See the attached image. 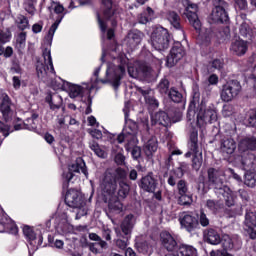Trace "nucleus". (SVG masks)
<instances>
[{"label":"nucleus","mask_w":256,"mask_h":256,"mask_svg":"<svg viewBox=\"0 0 256 256\" xmlns=\"http://www.w3.org/2000/svg\"><path fill=\"white\" fill-rule=\"evenodd\" d=\"M189 151L193 153V155H199V144H198V133L197 131H193L190 135V142L188 143Z\"/></svg>","instance_id":"e433bc0d"},{"label":"nucleus","mask_w":256,"mask_h":256,"mask_svg":"<svg viewBox=\"0 0 256 256\" xmlns=\"http://www.w3.org/2000/svg\"><path fill=\"white\" fill-rule=\"evenodd\" d=\"M128 74L133 79H144V81H151L156 75L155 71L145 62H135L133 66L128 65Z\"/></svg>","instance_id":"1a4fd4ad"},{"label":"nucleus","mask_w":256,"mask_h":256,"mask_svg":"<svg viewBox=\"0 0 256 256\" xmlns=\"http://www.w3.org/2000/svg\"><path fill=\"white\" fill-rule=\"evenodd\" d=\"M217 121V110L213 106L207 107L205 110L200 109L197 115V125L198 127H203L207 123H215Z\"/></svg>","instance_id":"2eb2a0df"},{"label":"nucleus","mask_w":256,"mask_h":256,"mask_svg":"<svg viewBox=\"0 0 256 256\" xmlns=\"http://www.w3.org/2000/svg\"><path fill=\"white\" fill-rule=\"evenodd\" d=\"M130 107L131 104L126 102L123 108L125 125L122 133L117 137V143H123L124 141H127V143H133V145H137V133H139V125H137L135 121L129 118Z\"/></svg>","instance_id":"39448f33"},{"label":"nucleus","mask_w":256,"mask_h":256,"mask_svg":"<svg viewBox=\"0 0 256 256\" xmlns=\"http://www.w3.org/2000/svg\"><path fill=\"white\" fill-rule=\"evenodd\" d=\"M157 138L149 139L143 146V151L146 156L153 157V154L157 151Z\"/></svg>","instance_id":"c9c22d12"},{"label":"nucleus","mask_w":256,"mask_h":256,"mask_svg":"<svg viewBox=\"0 0 256 256\" xmlns=\"http://www.w3.org/2000/svg\"><path fill=\"white\" fill-rule=\"evenodd\" d=\"M44 62L38 60L36 63V73L38 79L47 82V71L55 74V67H53V58L51 57V42L48 41V47L43 48L42 51Z\"/></svg>","instance_id":"423d86ee"},{"label":"nucleus","mask_w":256,"mask_h":256,"mask_svg":"<svg viewBox=\"0 0 256 256\" xmlns=\"http://www.w3.org/2000/svg\"><path fill=\"white\" fill-rule=\"evenodd\" d=\"M256 138L244 137L238 143V151L240 153H246L247 156H242V167L244 171H256V156L249 153V151H255Z\"/></svg>","instance_id":"20e7f679"},{"label":"nucleus","mask_w":256,"mask_h":256,"mask_svg":"<svg viewBox=\"0 0 256 256\" xmlns=\"http://www.w3.org/2000/svg\"><path fill=\"white\" fill-rule=\"evenodd\" d=\"M182 5L185 7L184 17H187L189 23L196 31H201V20H199L197 15V4L190 3L189 0H182Z\"/></svg>","instance_id":"ddd939ff"},{"label":"nucleus","mask_w":256,"mask_h":256,"mask_svg":"<svg viewBox=\"0 0 256 256\" xmlns=\"http://www.w3.org/2000/svg\"><path fill=\"white\" fill-rule=\"evenodd\" d=\"M213 187L214 191L219 199H224L227 207H233L235 205V195L229 186L223 185V172L214 168L208 169V182H204L203 178H200L198 184L199 191L207 193L209 188Z\"/></svg>","instance_id":"7ed1b4c3"},{"label":"nucleus","mask_w":256,"mask_h":256,"mask_svg":"<svg viewBox=\"0 0 256 256\" xmlns=\"http://www.w3.org/2000/svg\"><path fill=\"white\" fill-rule=\"evenodd\" d=\"M178 201L180 205H191V203H193V198L191 197V195L185 193L180 194Z\"/></svg>","instance_id":"052dcab7"},{"label":"nucleus","mask_w":256,"mask_h":256,"mask_svg":"<svg viewBox=\"0 0 256 256\" xmlns=\"http://www.w3.org/2000/svg\"><path fill=\"white\" fill-rule=\"evenodd\" d=\"M201 165H203V153L195 154L192 160V167L195 171H199L201 169Z\"/></svg>","instance_id":"864d4df0"},{"label":"nucleus","mask_w":256,"mask_h":256,"mask_svg":"<svg viewBox=\"0 0 256 256\" xmlns=\"http://www.w3.org/2000/svg\"><path fill=\"white\" fill-rule=\"evenodd\" d=\"M168 97L173 101L174 103H181L183 101V94L177 91L174 87L170 88V91L168 92Z\"/></svg>","instance_id":"49530a36"},{"label":"nucleus","mask_w":256,"mask_h":256,"mask_svg":"<svg viewBox=\"0 0 256 256\" xmlns=\"http://www.w3.org/2000/svg\"><path fill=\"white\" fill-rule=\"evenodd\" d=\"M221 152L226 155H233L235 153V149H237V145L235 144V140L228 138L221 143Z\"/></svg>","instance_id":"72a5a7b5"},{"label":"nucleus","mask_w":256,"mask_h":256,"mask_svg":"<svg viewBox=\"0 0 256 256\" xmlns=\"http://www.w3.org/2000/svg\"><path fill=\"white\" fill-rule=\"evenodd\" d=\"M23 233L27 241H29V245H28L29 256H32L33 253L37 251V245L33 243V241L37 239V233H35V230H33V227H30V226H24Z\"/></svg>","instance_id":"5701e85b"},{"label":"nucleus","mask_w":256,"mask_h":256,"mask_svg":"<svg viewBox=\"0 0 256 256\" xmlns=\"http://www.w3.org/2000/svg\"><path fill=\"white\" fill-rule=\"evenodd\" d=\"M253 31L251 30V27H249V24L247 22H243L240 26V35L242 37H251Z\"/></svg>","instance_id":"4d7b16f0"},{"label":"nucleus","mask_w":256,"mask_h":256,"mask_svg":"<svg viewBox=\"0 0 256 256\" xmlns=\"http://www.w3.org/2000/svg\"><path fill=\"white\" fill-rule=\"evenodd\" d=\"M90 149L95 153V155H97V157H100L101 159H105V157H107V152L101 149L97 142L90 143Z\"/></svg>","instance_id":"de8ad7c7"},{"label":"nucleus","mask_w":256,"mask_h":256,"mask_svg":"<svg viewBox=\"0 0 256 256\" xmlns=\"http://www.w3.org/2000/svg\"><path fill=\"white\" fill-rule=\"evenodd\" d=\"M93 0H77L80 7L83 5H91ZM102 14L104 19H111L113 17V0H102Z\"/></svg>","instance_id":"412c9836"},{"label":"nucleus","mask_w":256,"mask_h":256,"mask_svg":"<svg viewBox=\"0 0 256 256\" xmlns=\"http://www.w3.org/2000/svg\"><path fill=\"white\" fill-rule=\"evenodd\" d=\"M222 115L223 117H231V115H233V105L231 104L224 105L222 109Z\"/></svg>","instance_id":"69168bd1"},{"label":"nucleus","mask_w":256,"mask_h":256,"mask_svg":"<svg viewBox=\"0 0 256 256\" xmlns=\"http://www.w3.org/2000/svg\"><path fill=\"white\" fill-rule=\"evenodd\" d=\"M53 87L55 90H59L61 89L62 91H68L69 93V97H71V99H75L77 97H83V95H89V93H91V89H95V87H97V85L92 84L91 87L89 88L88 86H79L77 84H72L69 82H65L62 81L59 82L58 84H53Z\"/></svg>","instance_id":"6e6552de"},{"label":"nucleus","mask_w":256,"mask_h":256,"mask_svg":"<svg viewBox=\"0 0 256 256\" xmlns=\"http://www.w3.org/2000/svg\"><path fill=\"white\" fill-rule=\"evenodd\" d=\"M153 15H154L153 9L151 7H148L145 12L140 14L138 21L142 25H145V24L149 23V21H151V19H153Z\"/></svg>","instance_id":"a19ab883"},{"label":"nucleus","mask_w":256,"mask_h":256,"mask_svg":"<svg viewBox=\"0 0 256 256\" xmlns=\"http://www.w3.org/2000/svg\"><path fill=\"white\" fill-rule=\"evenodd\" d=\"M214 8L210 15L212 23H227L229 21V15L225 11L227 2L224 0H213Z\"/></svg>","instance_id":"4468645a"},{"label":"nucleus","mask_w":256,"mask_h":256,"mask_svg":"<svg viewBox=\"0 0 256 256\" xmlns=\"http://www.w3.org/2000/svg\"><path fill=\"white\" fill-rule=\"evenodd\" d=\"M11 133V126L4 124L0 121V145L3 143V140L9 137Z\"/></svg>","instance_id":"8fccbe9b"},{"label":"nucleus","mask_w":256,"mask_h":256,"mask_svg":"<svg viewBox=\"0 0 256 256\" xmlns=\"http://www.w3.org/2000/svg\"><path fill=\"white\" fill-rule=\"evenodd\" d=\"M152 125H162V127H167L171 123V118L166 112L160 111L151 117Z\"/></svg>","instance_id":"2f4dec72"},{"label":"nucleus","mask_w":256,"mask_h":256,"mask_svg":"<svg viewBox=\"0 0 256 256\" xmlns=\"http://www.w3.org/2000/svg\"><path fill=\"white\" fill-rule=\"evenodd\" d=\"M126 41L130 48L135 49L138 45H141L143 34L139 30H132L128 33Z\"/></svg>","instance_id":"cd10ccee"},{"label":"nucleus","mask_w":256,"mask_h":256,"mask_svg":"<svg viewBox=\"0 0 256 256\" xmlns=\"http://www.w3.org/2000/svg\"><path fill=\"white\" fill-rule=\"evenodd\" d=\"M170 42L171 36L167 29L162 26H157L153 29L150 36V44L155 51H167Z\"/></svg>","instance_id":"0eeeda50"},{"label":"nucleus","mask_w":256,"mask_h":256,"mask_svg":"<svg viewBox=\"0 0 256 256\" xmlns=\"http://www.w3.org/2000/svg\"><path fill=\"white\" fill-rule=\"evenodd\" d=\"M140 187L148 193H154L157 188V181L153 176H151V174H148L141 179Z\"/></svg>","instance_id":"c756f323"},{"label":"nucleus","mask_w":256,"mask_h":256,"mask_svg":"<svg viewBox=\"0 0 256 256\" xmlns=\"http://www.w3.org/2000/svg\"><path fill=\"white\" fill-rule=\"evenodd\" d=\"M27 43V33L21 32L16 38V49L18 53L23 54Z\"/></svg>","instance_id":"58836bf2"},{"label":"nucleus","mask_w":256,"mask_h":256,"mask_svg":"<svg viewBox=\"0 0 256 256\" xmlns=\"http://www.w3.org/2000/svg\"><path fill=\"white\" fill-rule=\"evenodd\" d=\"M117 165H123L125 163V156L123 155V148H118V153L113 154Z\"/></svg>","instance_id":"0e129e2a"},{"label":"nucleus","mask_w":256,"mask_h":256,"mask_svg":"<svg viewBox=\"0 0 256 256\" xmlns=\"http://www.w3.org/2000/svg\"><path fill=\"white\" fill-rule=\"evenodd\" d=\"M89 239L91 241H97V243L101 249H107V247H108V244L105 242V240L101 239L100 236L97 235L96 233H90Z\"/></svg>","instance_id":"6e6d98bb"},{"label":"nucleus","mask_w":256,"mask_h":256,"mask_svg":"<svg viewBox=\"0 0 256 256\" xmlns=\"http://www.w3.org/2000/svg\"><path fill=\"white\" fill-rule=\"evenodd\" d=\"M39 120H37V114H33L32 117L27 118L24 121V127L25 129H28V131H35L37 129V123Z\"/></svg>","instance_id":"79ce46f5"},{"label":"nucleus","mask_w":256,"mask_h":256,"mask_svg":"<svg viewBox=\"0 0 256 256\" xmlns=\"http://www.w3.org/2000/svg\"><path fill=\"white\" fill-rule=\"evenodd\" d=\"M137 91L138 93H141V95H143L149 107H152V109H157V107H159V101H157V99L153 97V90H151L150 88H147V89L138 88Z\"/></svg>","instance_id":"c85d7f7f"},{"label":"nucleus","mask_w":256,"mask_h":256,"mask_svg":"<svg viewBox=\"0 0 256 256\" xmlns=\"http://www.w3.org/2000/svg\"><path fill=\"white\" fill-rule=\"evenodd\" d=\"M189 170V165L185 162L180 163L179 167L175 168L172 173L175 175L176 179H181L185 173Z\"/></svg>","instance_id":"37998d69"},{"label":"nucleus","mask_w":256,"mask_h":256,"mask_svg":"<svg viewBox=\"0 0 256 256\" xmlns=\"http://www.w3.org/2000/svg\"><path fill=\"white\" fill-rule=\"evenodd\" d=\"M179 221H180L181 227H184V229H186V231H188L189 233H191L193 229H197L198 220L197 218H195V216L191 214H188L185 212L182 213Z\"/></svg>","instance_id":"4be33fe9"},{"label":"nucleus","mask_w":256,"mask_h":256,"mask_svg":"<svg viewBox=\"0 0 256 256\" xmlns=\"http://www.w3.org/2000/svg\"><path fill=\"white\" fill-rule=\"evenodd\" d=\"M138 129L143 133H149V119L142 120L138 125Z\"/></svg>","instance_id":"338daca9"},{"label":"nucleus","mask_w":256,"mask_h":256,"mask_svg":"<svg viewBox=\"0 0 256 256\" xmlns=\"http://www.w3.org/2000/svg\"><path fill=\"white\" fill-rule=\"evenodd\" d=\"M248 124L250 127H256V111L252 110L249 112Z\"/></svg>","instance_id":"774afa93"},{"label":"nucleus","mask_w":256,"mask_h":256,"mask_svg":"<svg viewBox=\"0 0 256 256\" xmlns=\"http://www.w3.org/2000/svg\"><path fill=\"white\" fill-rule=\"evenodd\" d=\"M0 233H10L11 235H17L19 233L17 224L9 218L2 208H0Z\"/></svg>","instance_id":"f3484780"},{"label":"nucleus","mask_w":256,"mask_h":256,"mask_svg":"<svg viewBox=\"0 0 256 256\" xmlns=\"http://www.w3.org/2000/svg\"><path fill=\"white\" fill-rule=\"evenodd\" d=\"M15 23L21 31H25V29H29V19L23 15H18L16 17Z\"/></svg>","instance_id":"c03bdc74"},{"label":"nucleus","mask_w":256,"mask_h":256,"mask_svg":"<svg viewBox=\"0 0 256 256\" xmlns=\"http://www.w3.org/2000/svg\"><path fill=\"white\" fill-rule=\"evenodd\" d=\"M185 57V48L181 43H176L170 50L166 59L167 67H175Z\"/></svg>","instance_id":"a211bd4d"},{"label":"nucleus","mask_w":256,"mask_h":256,"mask_svg":"<svg viewBox=\"0 0 256 256\" xmlns=\"http://www.w3.org/2000/svg\"><path fill=\"white\" fill-rule=\"evenodd\" d=\"M11 41V31L9 29L0 30V45H5Z\"/></svg>","instance_id":"5fc2aeb1"},{"label":"nucleus","mask_w":256,"mask_h":256,"mask_svg":"<svg viewBox=\"0 0 256 256\" xmlns=\"http://www.w3.org/2000/svg\"><path fill=\"white\" fill-rule=\"evenodd\" d=\"M125 149L126 151H131L133 159H139V157H141V148L136 146V144L128 142L125 146Z\"/></svg>","instance_id":"a18cd8bd"},{"label":"nucleus","mask_w":256,"mask_h":256,"mask_svg":"<svg viewBox=\"0 0 256 256\" xmlns=\"http://www.w3.org/2000/svg\"><path fill=\"white\" fill-rule=\"evenodd\" d=\"M177 256H197V249L191 245L182 244L177 253Z\"/></svg>","instance_id":"4c0bfd02"},{"label":"nucleus","mask_w":256,"mask_h":256,"mask_svg":"<svg viewBox=\"0 0 256 256\" xmlns=\"http://www.w3.org/2000/svg\"><path fill=\"white\" fill-rule=\"evenodd\" d=\"M65 203L68 207H72L73 209H81V207H84L85 205V199L81 192L75 189H70L65 195Z\"/></svg>","instance_id":"dca6fc26"},{"label":"nucleus","mask_w":256,"mask_h":256,"mask_svg":"<svg viewBox=\"0 0 256 256\" xmlns=\"http://www.w3.org/2000/svg\"><path fill=\"white\" fill-rule=\"evenodd\" d=\"M105 201H108V209L111 213H121L123 211V204L119 201L117 196H104Z\"/></svg>","instance_id":"7c9ffc66"},{"label":"nucleus","mask_w":256,"mask_h":256,"mask_svg":"<svg viewBox=\"0 0 256 256\" xmlns=\"http://www.w3.org/2000/svg\"><path fill=\"white\" fill-rule=\"evenodd\" d=\"M46 102L48 103V105L52 111H57V109H61L63 99L59 95L51 96V94H49L46 97Z\"/></svg>","instance_id":"f704fd0d"},{"label":"nucleus","mask_w":256,"mask_h":256,"mask_svg":"<svg viewBox=\"0 0 256 256\" xmlns=\"http://www.w3.org/2000/svg\"><path fill=\"white\" fill-rule=\"evenodd\" d=\"M244 184L247 185V187H255L256 184V174L253 171H247L245 174Z\"/></svg>","instance_id":"3c124183"},{"label":"nucleus","mask_w":256,"mask_h":256,"mask_svg":"<svg viewBox=\"0 0 256 256\" xmlns=\"http://www.w3.org/2000/svg\"><path fill=\"white\" fill-rule=\"evenodd\" d=\"M48 10L50 11V13H56V15H59L56 21L50 27L48 34L46 36V41L52 43L55 31H57V29L59 28V25L61 24V21H63L65 15H67V12H65V7L62 6L61 2L55 1L50 2Z\"/></svg>","instance_id":"9d476101"},{"label":"nucleus","mask_w":256,"mask_h":256,"mask_svg":"<svg viewBox=\"0 0 256 256\" xmlns=\"http://www.w3.org/2000/svg\"><path fill=\"white\" fill-rule=\"evenodd\" d=\"M247 49H249L247 42L241 39L233 41L230 46L231 53L237 57H243L247 53Z\"/></svg>","instance_id":"a878e982"},{"label":"nucleus","mask_w":256,"mask_h":256,"mask_svg":"<svg viewBox=\"0 0 256 256\" xmlns=\"http://www.w3.org/2000/svg\"><path fill=\"white\" fill-rule=\"evenodd\" d=\"M241 93V83L237 80H230L222 86L220 97L225 103L233 101Z\"/></svg>","instance_id":"f8f14e48"},{"label":"nucleus","mask_w":256,"mask_h":256,"mask_svg":"<svg viewBox=\"0 0 256 256\" xmlns=\"http://www.w3.org/2000/svg\"><path fill=\"white\" fill-rule=\"evenodd\" d=\"M101 61L103 63L107 61L106 78L99 79V73L101 72V66H99L94 71L95 83H110L114 89H119L129 59L124 53L119 52V47H116L109 52L103 50Z\"/></svg>","instance_id":"f257e3e1"},{"label":"nucleus","mask_w":256,"mask_h":256,"mask_svg":"<svg viewBox=\"0 0 256 256\" xmlns=\"http://www.w3.org/2000/svg\"><path fill=\"white\" fill-rule=\"evenodd\" d=\"M212 38H213V31L211 29H207L204 34H199V39L202 40V43H204V45H207V43H210Z\"/></svg>","instance_id":"13d9d810"},{"label":"nucleus","mask_w":256,"mask_h":256,"mask_svg":"<svg viewBox=\"0 0 256 256\" xmlns=\"http://www.w3.org/2000/svg\"><path fill=\"white\" fill-rule=\"evenodd\" d=\"M11 105L13 104L11 103L9 96H4L0 104V112L2 113L3 119L6 121V123H9V121H11L13 118V110L11 109Z\"/></svg>","instance_id":"393cba45"},{"label":"nucleus","mask_w":256,"mask_h":256,"mask_svg":"<svg viewBox=\"0 0 256 256\" xmlns=\"http://www.w3.org/2000/svg\"><path fill=\"white\" fill-rule=\"evenodd\" d=\"M97 20H98L100 31L102 33V39H105V31H107V24L105 23V21L102 20L101 12L97 13Z\"/></svg>","instance_id":"680f3d73"},{"label":"nucleus","mask_w":256,"mask_h":256,"mask_svg":"<svg viewBox=\"0 0 256 256\" xmlns=\"http://www.w3.org/2000/svg\"><path fill=\"white\" fill-rule=\"evenodd\" d=\"M204 240L210 245H219L221 243V234L215 228H208L204 231Z\"/></svg>","instance_id":"bb28decb"},{"label":"nucleus","mask_w":256,"mask_h":256,"mask_svg":"<svg viewBox=\"0 0 256 256\" xmlns=\"http://www.w3.org/2000/svg\"><path fill=\"white\" fill-rule=\"evenodd\" d=\"M157 89L161 95H169V91H171V89H169V80L165 78L162 79L159 82Z\"/></svg>","instance_id":"603ef678"},{"label":"nucleus","mask_w":256,"mask_h":256,"mask_svg":"<svg viewBox=\"0 0 256 256\" xmlns=\"http://www.w3.org/2000/svg\"><path fill=\"white\" fill-rule=\"evenodd\" d=\"M166 18L174 29H181V18L176 12H168Z\"/></svg>","instance_id":"ea45409f"},{"label":"nucleus","mask_w":256,"mask_h":256,"mask_svg":"<svg viewBox=\"0 0 256 256\" xmlns=\"http://www.w3.org/2000/svg\"><path fill=\"white\" fill-rule=\"evenodd\" d=\"M56 223V231H58L61 235H67L69 233H73V225L69 224V217L67 213H62L54 219Z\"/></svg>","instance_id":"6ab92c4d"},{"label":"nucleus","mask_w":256,"mask_h":256,"mask_svg":"<svg viewBox=\"0 0 256 256\" xmlns=\"http://www.w3.org/2000/svg\"><path fill=\"white\" fill-rule=\"evenodd\" d=\"M256 211L250 210L245 214L244 229L249 233L250 239H256Z\"/></svg>","instance_id":"aec40b11"},{"label":"nucleus","mask_w":256,"mask_h":256,"mask_svg":"<svg viewBox=\"0 0 256 256\" xmlns=\"http://www.w3.org/2000/svg\"><path fill=\"white\" fill-rule=\"evenodd\" d=\"M210 222L211 221L209 220V217H207V214L201 210L198 216V223L201 225V227H209Z\"/></svg>","instance_id":"bf43d9fd"},{"label":"nucleus","mask_w":256,"mask_h":256,"mask_svg":"<svg viewBox=\"0 0 256 256\" xmlns=\"http://www.w3.org/2000/svg\"><path fill=\"white\" fill-rule=\"evenodd\" d=\"M206 207L212 213H217V211L223 207V203H221V201L207 200Z\"/></svg>","instance_id":"09e8293b"},{"label":"nucleus","mask_w":256,"mask_h":256,"mask_svg":"<svg viewBox=\"0 0 256 256\" xmlns=\"http://www.w3.org/2000/svg\"><path fill=\"white\" fill-rule=\"evenodd\" d=\"M127 172L123 168H108L101 180L100 189L104 197L125 199L129 195V184L125 182Z\"/></svg>","instance_id":"f03ea898"},{"label":"nucleus","mask_w":256,"mask_h":256,"mask_svg":"<svg viewBox=\"0 0 256 256\" xmlns=\"http://www.w3.org/2000/svg\"><path fill=\"white\" fill-rule=\"evenodd\" d=\"M133 227H135V216L133 214H129L121 223V231L123 235H125L124 239H131Z\"/></svg>","instance_id":"b1692460"},{"label":"nucleus","mask_w":256,"mask_h":256,"mask_svg":"<svg viewBox=\"0 0 256 256\" xmlns=\"http://www.w3.org/2000/svg\"><path fill=\"white\" fill-rule=\"evenodd\" d=\"M222 247L225 249V251H231L232 249H235L236 245H239L240 241L237 236L231 237L229 234H224L221 239Z\"/></svg>","instance_id":"473e14b6"},{"label":"nucleus","mask_w":256,"mask_h":256,"mask_svg":"<svg viewBox=\"0 0 256 256\" xmlns=\"http://www.w3.org/2000/svg\"><path fill=\"white\" fill-rule=\"evenodd\" d=\"M177 189L179 195H185L189 191V188L187 187V182L185 180H180L177 183Z\"/></svg>","instance_id":"e2e57ef3"},{"label":"nucleus","mask_w":256,"mask_h":256,"mask_svg":"<svg viewBox=\"0 0 256 256\" xmlns=\"http://www.w3.org/2000/svg\"><path fill=\"white\" fill-rule=\"evenodd\" d=\"M73 173H83L85 177H89L87 165L85 164V160H83V158H77L75 163L68 167V171L62 174L63 189H69V183H71V179H73Z\"/></svg>","instance_id":"9b49d317"}]
</instances>
